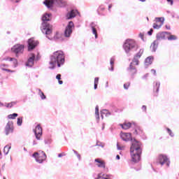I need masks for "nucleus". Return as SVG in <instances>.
<instances>
[{
	"label": "nucleus",
	"mask_w": 179,
	"mask_h": 179,
	"mask_svg": "<svg viewBox=\"0 0 179 179\" xmlns=\"http://www.w3.org/2000/svg\"><path fill=\"white\" fill-rule=\"evenodd\" d=\"M65 62V55L62 50H57L53 53L50 57V61L49 62L50 69H54L55 65L57 64L58 68L61 67V65H64Z\"/></svg>",
	"instance_id": "nucleus-1"
},
{
	"label": "nucleus",
	"mask_w": 179,
	"mask_h": 179,
	"mask_svg": "<svg viewBox=\"0 0 179 179\" xmlns=\"http://www.w3.org/2000/svg\"><path fill=\"white\" fill-rule=\"evenodd\" d=\"M130 154L131 160L134 163H138L141 160V155H142V148H141V143L137 141H132L130 147Z\"/></svg>",
	"instance_id": "nucleus-2"
},
{
	"label": "nucleus",
	"mask_w": 179,
	"mask_h": 179,
	"mask_svg": "<svg viewBox=\"0 0 179 179\" xmlns=\"http://www.w3.org/2000/svg\"><path fill=\"white\" fill-rule=\"evenodd\" d=\"M123 47L126 52H129L131 50H134V48H138V44L135 40L127 39L126 40Z\"/></svg>",
	"instance_id": "nucleus-3"
},
{
	"label": "nucleus",
	"mask_w": 179,
	"mask_h": 179,
	"mask_svg": "<svg viewBox=\"0 0 179 179\" xmlns=\"http://www.w3.org/2000/svg\"><path fill=\"white\" fill-rule=\"evenodd\" d=\"M37 163L41 164L47 159V155L43 151L36 152L32 155Z\"/></svg>",
	"instance_id": "nucleus-4"
},
{
	"label": "nucleus",
	"mask_w": 179,
	"mask_h": 179,
	"mask_svg": "<svg viewBox=\"0 0 179 179\" xmlns=\"http://www.w3.org/2000/svg\"><path fill=\"white\" fill-rule=\"evenodd\" d=\"M11 51L15 54L16 57H19V54H23L24 51V45L16 44L11 48Z\"/></svg>",
	"instance_id": "nucleus-5"
},
{
	"label": "nucleus",
	"mask_w": 179,
	"mask_h": 179,
	"mask_svg": "<svg viewBox=\"0 0 179 179\" xmlns=\"http://www.w3.org/2000/svg\"><path fill=\"white\" fill-rule=\"evenodd\" d=\"M43 28H42V32L46 36H50L51 33H52V25L47 23V22H43L42 24Z\"/></svg>",
	"instance_id": "nucleus-6"
},
{
	"label": "nucleus",
	"mask_w": 179,
	"mask_h": 179,
	"mask_svg": "<svg viewBox=\"0 0 179 179\" xmlns=\"http://www.w3.org/2000/svg\"><path fill=\"white\" fill-rule=\"evenodd\" d=\"M37 45H38V41L34 38H31L28 40V51L34 50Z\"/></svg>",
	"instance_id": "nucleus-7"
},
{
	"label": "nucleus",
	"mask_w": 179,
	"mask_h": 179,
	"mask_svg": "<svg viewBox=\"0 0 179 179\" xmlns=\"http://www.w3.org/2000/svg\"><path fill=\"white\" fill-rule=\"evenodd\" d=\"M34 132L35 134L36 138L38 139V141H40V139H41V136H43V128L41 127V125L38 124L34 129Z\"/></svg>",
	"instance_id": "nucleus-8"
},
{
	"label": "nucleus",
	"mask_w": 179,
	"mask_h": 179,
	"mask_svg": "<svg viewBox=\"0 0 179 179\" xmlns=\"http://www.w3.org/2000/svg\"><path fill=\"white\" fill-rule=\"evenodd\" d=\"M72 27H74L73 22L70 21L69 22V24L66 27V29L64 31L65 37H70L71 34H72Z\"/></svg>",
	"instance_id": "nucleus-9"
},
{
	"label": "nucleus",
	"mask_w": 179,
	"mask_h": 179,
	"mask_svg": "<svg viewBox=\"0 0 179 179\" xmlns=\"http://www.w3.org/2000/svg\"><path fill=\"white\" fill-rule=\"evenodd\" d=\"M13 129H15V127H13V122H8L5 128L6 135H10V134H13Z\"/></svg>",
	"instance_id": "nucleus-10"
},
{
	"label": "nucleus",
	"mask_w": 179,
	"mask_h": 179,
	"mask_svg": "<svg viewBox=\"0 0 179 179\" xmlns=\"http://www.w3.org/2000/svg\"><path fill=\"white\" fill-rule=\"evenodd\" d=\"M159 163L161 166H163L165 163H166V166L169 167L170 166V162H169V159L166 155H159Z\"/></svg>",
	"instance_id": "nucleus-11"
},
{
	"label": "nucleus",
	"mask_w": 179,
	"mask_h": 179,
	"mask_svg": "<svg viewBox=\"0 0 179 179\" xmlns=\"http://www.w3.org/2000/svg\"><path fill=\"white\" fill-rule=\"evenodd\" d=\"M95 163H96L97 167H99L101 169H106V161L101 159H94Z\"/></svg>",
	"instance_id": "nucleus-12"
},
{
	"label": "nucleus",
	"mask_w": 179,
	"mask_h": 179,
	"mask_svg": "<svg viewBox=\"0 0 179 179\" xmlns=\"http://www.w3.org/2000/svg\"><path fill=\"white\" fill-rule=\"evenodd\" d=\"M120 136L122 141H125L126 142L132 139V134L130 133H122Z\"/></svg>",
	"instance_id": "nucleus-13"
},
{
	"label": "nucleus",
	"mask_w": 179,
	"mask_h": 179,
	"mask_svg": "<svg viewBox=\"0 0 179 179\" xmlns=\"http://www.w3.org/2000/svg\"><path fill=\"white\" fill-rule=\"evenodd\" d=\"M128 72L129 75H130L131 76H134V75H136V73L138 72V71L136 70V67L134 66V65H132V63L130 64Z\"/></svg>",
	"instance_id": "nucleus-14"
},
{
	"label": "nucleus",
	"mask_w": 179,
	"mask_h": 179,
	"mask_svg": "<svg viewBox=\"0 0 179 179\" xmlns=\"http://www.w3.org/2000/svg\"><path fill=\"white\" fill-rule=\"evenodd\" d=\"M34 59H36V55L34 54H31L26 63L27 66H31L32 65H34Z\"/></svg>",
	"instance_id": "nucleus-15"
},
{
	"label": "nucleus",
	"mask_w": 179,
	"mask_h": 179,
	"mask_svg": "<svg viewBox=\"0 0 179 179\" xmlns=\"http://www.w3.org/2000/svg\"><path fill=\"white\" fill-rule=\"evenodd\" d=\"M76 15H78V10H72L71 12L68 13L66 14V18L68 20L72 19L73 17H76Z\"/></svg>",
	"instance_id": "nucleus-16"
},
{
	"label": "nucleus",
	"mask_w": 179,
	"mask_h": 179,
	"mask_svg": "<svg viewBox=\"0 0 179 179\" xmlns=\"http://www.w3.org/2000/svg\"><path fill=\"white\" fill-rule=\"evenodd\" d=\"M0 68L2 71H5L6 72H11V73H13V72H15V71L13 70L8 69V68H9V65L6 64H1Z\"/></svg>",
	"instance_id": "nucleus-17"
},
{
	"label": "nucleus",
	"mask_w": 179,
	"mask_h": 179,
	"mask_svg": "<svg viewBox=\"0 0 179 179\" xmlns=\"http://www.w3.org/2000/svg\"><path fill=\"white\" fill-rule=\"evenodd\" d=\"M122 129H129L132 127V123L129 122H124L123 124H120Z\"/></svg>",
	"instance_id": "nucleus-18"
},
{
	"label": "nucleus",
	"mask_w": 179,
	"mask_h": 179,
	"mask_svg": "<svg viewBox=\"0 0 179 179\" xmlns=\"http://www.w3.org/2000/svg\"><path fill=\"white\" fill-rule=\"evenodd\" d=\"M54 2H55V0H45L43 3L47 6V8H52Z\"/></svg>",
	"instance_id": "nucleus-19"
},
{
	"label": "nucleus",
	"mask_w": 179,
	"mask_h": 179,
	"mask_svg": "<svg viewBox=\"0 0 179 179\" xmlns=\"http://www.w3.org/2000/svg\"><path fill=\"white\" fill-rule=\"evenodd\" d=\"M6 61H10L13 62L14 67L16 68L17 66V59L13 57H6L5 59Z\"/></svg>",
	"instance_id": "nucleus-20"
},
{
	"label": "nucleus",
	"mask_w": 179,
	"mask_h": 179,
	"mask_svg": "<svg viewBox=\"0 0 179 179\" xmlns=\"http://www.w3.org/2000/svg\"><path fill=\"white\" fill-rule=\"evenodd\" d=\"M152 62H153V57H148L145 59V65H151Z\"/></svg>",
	"instance_id": "nucleus-21"
},
{
	"label": "nucleus",
	"mask_w": 179,
	"mask_h": 179,
	"mask_svg": "<svg viewBox=\"0 0 179 179\" xmlns=\"http://www.w3.org/2000/svg\"><path fill=\"white\" fill-rule=\"evenodd\" d=\"M51 16V15L50 14H45L43 17H42V20L43 22H48L50 21V17Z\"/></svg>",
	"instance_id": "nucleus-22"
},
{
	"label": "nucleus",
	"mask_w": 179,
	"mask_h": 179,
	"mask_svg": "<svg viewBox=\"0 0 179 179\" xmlns=\"http://www.w3.org/2000/svg\"><path fill=\"white\" fill-rule=\"evenodd\" d=\"M157 22L159 23V25H158V27H162L164 23V17H158Z\"/></svg>",
	"instance_id": "nucleus-23"
},
{
	"label": "nucleus",
	"mask_w": 179,
	"mask_h": 179,
	"mask_svg": "<svg viewBox=\"0 0 179 179\" xmlns=\"http://www.w3.org/2000/svg\"><path fill=\"white\" fill-rule=\"evenodd\" d=\"M150 48H151V50H152V51L156 52V50H157V43H156V41H154L151 44Z\"/></svg>",
	"instance_id": "nucleus-24"
},
{
	"label": "nucleus",
	"mask_w": 179,
	"mask_h": 179,
	"mask_svg": "<svg viewBox=\"0 0 179 179\" xmlns=\"http://www.w3.org/2000/svg\"><path fill=\"white\" fill-rule=\"evenodd\" d=\"M166 36H167V32H162L158 36V40H163V38H166Z\"/></svg>",
	"instance_id": "nucleus-25"
},
{
	"label": "nucleus",
	"mask_w": 179,
	"mask_h": 179,
	"mask_svg": "<svg viewBox=\"0 0 179 179\" xmlns=\"http://www.w3.org/2000/svg\"><path fill=\"white\" fill-rule=\"evenodd\" d=\"M110 71H114V62H115V58H111L110 59Z\"/></svg>",
	"instance_id": "nucleus-26"
},
{
	"label": "nucleus",
	"mask_w": 179,
	"mask_h": 179,
	"mask_svg": "<svg viewBox=\"0 0 179 179\" xmlns=\"http://www.w3.org/2000/svg\"><path fill=\"white\" fill-rule=\"evenodd\" d=\"M11 148L10 145H6L3 148V152L5 155H8L9 153V150Z\"/></svg>",
	"instance_id": "nucleus-27"
},
{
	"label": "nucleus",
	"mask_w": 179,
	"mask_h": 179,
	"mask_svg": "<svg viewBox=\"0 0 179 179\" xmlns=\"http://www.w3.org/2000/svg\"><path fill=\"white\" fill-rule=\"evenodd\" d=\"M135 133L136 135H142L143 134V130L138 127L135 129Z\"/></svg>",
	"instance_id": "nucleus-28"
},
{
	"label": "nucleus",
	"mask_w": 179,
	"mask_h": 179,
	"mask_svg": "<svg viewBox=\"0 0 179 179\" xmlns=\"http://www.w3.org/2000/svg\"><path fill=\"white\" fill-rule=\"evenodd\" d=\"M132 65H139V59L137 57H134L132 62H131Z\"/></svg>",
	"instance_id": "nucleus-29"
},
{
	"label": "nucleus",
	"mask_w": 179,
	"mask_h": 179,
	"mask_svg": "<svg viewBox=\"0 0 179 179\" xmlns=\"http://www.w3.org/2000/svg\"><path fill=\"white\" fill-rule=\"evenodd\" d=\"M99 77H96V78H94V88L95 90H96V89H97V85H99Z\"/></svg>",
	"instance_id": "nucleus-30"
},
{
	"label": "nucleus",
	"mask_w": 179,
	"mask_h": 179,
	"mask_svg": "<svg viewBox=\"0 0 179 179\" xmlns=\"http://www.w3.org/2000/svg\"><path fill=\"white\" fill-rule=\"evenodd\" d=\"M17 115H18L17 113H13V114L9 115L8 117L9 118V120H15V118H16Z\"/></svg>",
	"instance_id": "nucleus-31"
},
{
	"label": "nucleus",
	"mask_w": 179,
	"mask_h": 179,
	"mask_svg": "<svg viewBox=\"0 0 179 179\" xmlns=\"http://www.w3.org/2000/svg\"><path fill=\"white\" fill-rule=\"evenodd\" d=\"M23 124V117H18L17 120V124L20 127Z\"/></svg>",
	"instance_id": "nucleus-32"
},
{
	"label": "nucleus",
	"mask_w": 179,
	"mask_h": 179,
	"mask_svg": "<svg viewBox=\"0 0 179 179\" xmlns=\"http://www.w3.org/2000/svg\"><path fill=\"white\" fill-rule=\"evenodd\" d=\"M142 54H143V50H140L139 52L136 55V56L134 57L135 58H141V57H142Z\"/></svg>",
	"instance_id": "nucleus-33"
},
{
	"label": "nucleus",
	"mask_w": 179,
	"mask_h": 179,
	"mask_svg": "<svg viewBox=\"0 0 179 179\" xmlns=\"http://www.w3.org/2000/svg\"><path fill=\"white\" fill-rule=\"evenodd\" d=\"M39 96L41 97L42 100H44L46 99V96L44 95V92L41 91V90H39Z\"/></svg>",
	"instance_id": "nucleus-34"
},
{
	"label": "nucleus",
	"mask_w": 179,
	"mask_h": 179,
	"mask_svg": "<svg viewBox=\"0 0 179 179\" xmlns=\"http://www.w3.org/2000/svg\"><path fill=\"white\" fill-rule=\"evenodd\" d=\"M168 40H169V41L177 40V36H176V35H170L168 37Z\"/></svg>",
	"instance_id": "nucleus-35"
},
{
	"label": "nucleus",
	"mask_w": 179,
	"mask_h": 179,
	"mask_svg": "<svg viewBox=\"0 0 179 179\" xmlns=\"http://www.w3.org/2000/svg\"><path fill=\"white\" fill-rule=\"evenodd\" d=\"M15 104H16V102H10L9 103H7L6 107L8 108H12V107H13V106H15Z\"/></svg>",
	"instance_id": "nucleus-36"
},
{
	"label": "nucleus",
	"mask_w": 179,
	"mask_h": 179,
	"mask_svg": "<svg viewBox=\"0 0 179 179\" xmlns=\"http://www.w3.org/2000/svg\"><path fill=\"white\" fill-rule=\"evenodd\" d=\"M92 33L95 36V38H97V30L95 29L94 27H92Z\"/></svg>",
	"instance_id": "nucleus-37"
},
{
	"label": "nucleus",
	"mask_w": 179,
	"mask_h": 179,
	"mask_svg": "<svg viewBox=\"0 0 179 179\" xmlns=\"http://www.w3.org/2000/svg\"><path fill=\"white\" fill-rule=\"evenodd\" d=\"M129 86H131V83H126L125 84H124V88L127 90V89L129 88Z\"/></svg>",
	"instance_id": "nucleus-38"
},
{
	"label": "nucleus",
	"mask_w": 179,
	"mask_h": 179,
	"mask_svg": "<svg viewBox=\"0 0 179 179\" xmlns=\"http://www.w3.org/2000/svg\"><path fill=\"white\" fill-rule=\"evenodd\" d=\"M138 36L141 38V40H143V41H145V38H143V37L145 36V34L141 32Z\"/></svg>",
	"instance_id": "nucleus-39"
},
{
	"label": "nucleus",
	"mask_w": 179,
	"mask_h": 179,
	"mask_svg": "<svg viewBox=\"0 0 179 179\" xmlns=\"http://www.w3.org/2000/svg\"><path fill=\"white\" fill-rule=\"evenodd\" d=\"M95 114L97 115V117H99V107L97 106L95 108Z\"/></svg>",
	"instance_id": "nucleus-40"
},
{
	"label": "nucleus",
	"mask_w": 179,
	"mask_h": 179,
	"mask_svg": "<svg viewBox=\"0 0 179 179\" xmlns=\"http://www.w3.org/2000/svg\"><path fill=\"white\" fill-rule=\"evenodd\" d=\"M148 36H152L153 34V29H150V31L148 32Z\"/></svg>",
	"instance_id": "nucleus-41"
},
{
	"label": "nucleus",
	"mask_w": 179,
	"mask_h": 179,
	"mask_svg": "<svg viewBox=\"0 0 179 179\" xmlns=\"http://www.w3.org/2000/svg\"><path fill=\"white\" fill-rule=\"evenodd\" d=\"M73 152L77 155L78 159L80 160V155H79V153H78V152H76V150H73Z\"/></svg>",
	"instance_id": "nucleus-42"
},
{
	"label": "nucleus",
	"mask_w": 179,
	"mask_h": 179,
	"mask_svg": "<svg viewBox=\"0 0 179 179\" xmlns=\"http://www.w3.org/2000/svg\"><path fill=\"white\" fill-rule=\"evenodd\" d=\"M117 149L118 150H122L124 149V147H121L120 146V144H117Z\"/></svg>",
	"instance_id": "nucleus-43"
},
{
	"label": "nucleus",
	"mask_w": 179,
	"mask_h": 179,
	"mask_svg": "<svg viewBox=\"0 0 179 179\" xmlns=\"http://www.w3.org/2000/svg\"><path fill=\"white\" fill-rule=\"evenodd\" d=\"M167 131H168V134H169L171 136H173V133L171 132V130L170 129H167Z\"/></svg>",
	"instance_id": "nucleus-44"
},
{
	"label": "nucleus",
	"mask_w": 179,
	"mask_h": 179,
	"mask_svg": "<svg viewBox=\"0 0 179 179\" xmlns=\"http://www.w3.org/2000/svg\"><path fill=\"white\" fill-rule=\"evenodd\" d=\"M56 78L59 80H61V74H57Z\"/></svg>",
	"instance_id": "nucleus-45"
},
{
	"label": "nucleus",
	"mask_w": 179,
	"mask_h": 179,
	"mask_svg": "<svg viewBox=\"0 0 179 179\" xmlns=\"http://www.w3.org/2000/svg\"><path fill=\"white\" fill-rule=\"evenodd\" d=\"M151 73H152V75H156V70L152 69L151 70Z\"/></svg>",
	"instance_id": "nucleus-46"
},
{
	"label": "nucleus",
	"mask_w": 179,
	"mask_h": 179,
	"mask_svg": "<svg viewBox=\"0 0 179 179\" xmlns=\"http://www.w3.org/2000/svg\"><path fill=\"white\" fill-rule=\"evenodd\" d=\"M113 8V4H109L108 6V10H111V8Z\"/></svg>",
	"instance_id": "nucleus-47"
},
{
	"label": "nucleus",
	"mask_w": 179,
	"mask_h": 179,
	"mask_svg": "<svg viewBox=\"0 0 179 179\" xmlns=\"http://www.w3.org/2000/svg\"><path fill=\"white\" fill-rule=\"evenodd\" d=\"M142 110L143 111H146V106H142Z\"/></svg>",
	"instance_id": "nucleus-48"
},
{
	"label": "nucleus",
	"mask_w": 179,
	"mask_h": 179,
	"mask_svg": "<svg viewBox=\"0 0 179 179\" xmlns=\"http://www.w3.org/2000/svg\"><path fill=\"white\" fill-rule=\"evenodd\" d=\"M167 2H170L171 5H173V0H166Z\"/></svg>",
	"instance_id": "nucleus-49"
},
{
	"label": "nucleus",
	"mask_w": 179,
	"mask_h": 179,
	"mask_svg": "<svg viewBox=\"0 0 179 179\" xmlns=\"http://www.w3.org/2000/svg\"><path fill=\"white\" fill-rule=\"evenodd\" d=\"M153 28H154V29H157V24H154Z\"/></svg>",
	"instance_id": "nucleus-50"
},
{
	"label": "nucleus",
	"mask_w": 179,
	"mask_h": 179,
	"mask_svg": "<svg viewBox=\"0 0 179 179\" xmlns=\"http://www.w3.org/2000/svg\"><path fill=\"white\" fill-rule=\"evenodd\" d=\"M59 83L60 85H62V83H64V82H62V80H59Z\"/></svg>",
	"instance_id": "nucleus-51"
},
{
	"label": "nucleus",
	"mask_w": 179,
	"mask_h": 179,
	"mask_svg": "<svg viewBox=\"0 0 179 179\" xmlns=\"http://www.w3.org/2000/svg\"><path fill=\"white\" fill-rule=\"evenodd\" d=\"M104 113H107V110H103L101 112V114H104Z\"/></svg>",
	"instance_id": "nucleus-52"
},
{
	"label": "nucleus",
	"mask_w": 179,
	"mask_h": 179,
	"mask_svg": "<svg viewBox=\"0 0 179 179\" xmlns=\"http://www.w3.org/2000/svg\"><path fill=\"white\" fill-rule=\"evenodd\" d=\"M166 28L168 30H170V26L166 25Z\"/></svg>",
	"instance_id": "nucleus-53"
},
{
	"label": "nucleus",
	"mask_w": 179,
	"mask_h": 179,
	"mask_svg": "<svg viewBox=\"0 0 179 179\" xmlns=\"http://www.w3.org/2000/svg\"><path fill=\"white\" fill-rule=\"evenodd\" d=\"M99 10H104V8L103 7H100Z\"/></svg>",
	"instance_id": "nucleus-54"
},
{
	"label": "nucleus",
	"mask_w": 179,
	"mask_h": 179,
	"mask_svg": "<svg viewBox=\"0 0 179 179\" xmlns=\"http://www.w3.org/2000/svg\"><path fill=\"white\" fill-rule=\"evenodd\" d=\"M116 159H117V160H120V155H117Z\"/></svg>",
	"instance_id": "nucleus-55"
},
{
	"label": "nucleus",
	"mask_w": 179,
	"mask_h": 179,
	"mask_svg": "<svg viewBox=\"0 0 179 179\" xmlns=\"http://www.w3.org/2000/svg\"><path fill=\"white\" fill-rule=\"evenodd\" d=\"M58 157H62V154H61V153L59 154V155H58Z\"/></svg>",
	"instance_id": "nucleus-56"
},
{
	"label": "nucleus",
	"mask_w": 179,
	"mask_h": 179,
	"mask_svg": "<svg viewBox=\"0 0 179 179\" xmlns=\"http://www.w3.org/2000/svg\"><path fill=\"white\" fill-rule=\"evenodd\" d=\"M141 2H145L146 0H140Z\"/></svg>",
	"instance_id": "nucleus-57"
},
{
	"label": "nucleus",
	"mask_w": 179,
	"mask_h": 179,
	"mask_svg": "<svg viewBox=\"0 0 179 179\" xmlns=\"http://www.w3.org/2000/svg\"><path fill=\"white\" fill-rule=\"evenodd\" d=\"M147 20H149V17H147Z\"/></svg>",
	"instance_id": "nucleus-58"
},
{
	"label": "nucleus",
	"mask_w": 179,
	"mask_h": 179,
	"mask_svg": "<svg viewBox=\"0 0 179 179\" xmlns=\"http://www.w3.org/2000/svg\"><path fill=\"white\" fill-rule=\"evenodd\" d=\"M3 179H6V178L3 177Z\"/></svg>",
	"instance_id": "nucleus-59"
},
{
	"label": "nucleus",
	"mask_w": 179,
	"mask_h": 179,
	"mask_svg": "<svg viewBox=\"0 0 179 179\" xmlns=\"http://www.w3.org/2000/svg\"><path fill=\"white\" fill-rule=\"evenodd\" d=\"M58 2H61V1H60V0H58Z\"/></svg>",
	"instance_id": "nucleus-60"
},
{
	"label": "nucleus",
	"mask_w": 179,
	"mask_h": 179,
	"mask_svg": "<svg viewBox=\"0 0 179 179\" xmlns=\"http://www.w3.org/2000/svg\"><path fill=\"white\" fill-rule=\"evenodd\" d=\"M0 155H1V151H0Z\"/></svg>",
	"instance_id": "nucleus-61"
}]
</instances>
